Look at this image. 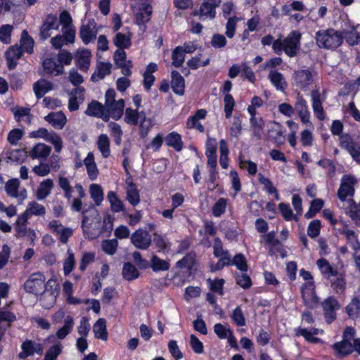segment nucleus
Wrapping results in <instances>:
<instances>
[{"label": "nucleus", "instance_id": "f257e3e1", "mask_svg": "<svg viewBox=\"0 0 360 360\" xmlns=\"http://www.w3.org/2000/svg\"><path fill=\"white\" fill-rule=\"evenodd\" d=\"M301 34L297 31L291 32L283 40L281 37L273 43V50L280 55L284 51L289 57H295L300 49Z\"/></svg>", "mask_w": 360, "mask_h": 360}, {"label": "nucleus", "instance_id": "f03ea898", "mask_svg": "<svg viewBox=\"0 0 360 360\" xmlns=\"http://www.w3.org/2000/svg\"><path fill=\"white\" fill-rule=\"evenodd\" d=\"M317 45L320 48L334 50L343 42V36L341 32L332 28L319 30L316 33Z\"/></svg>", "mask_w": 360, "mask_h": 360}, {"label": "nucleus", "instance_id": "7ed1b4c3", "mask_svg": "<svg viewBox=\"0 0 360 360\" xmlns=\"http://www.w3.org/2000/svg\"><path fill=\"white\" fill-rule=\"evenodd\" d=\"M46 277L41 272L32 274L24 283L25 290L31 294L39 296L46 288Z\"/></svg>", "mask_w": 360, "mask_h": 360}, {"label": "nucleus", "instance_id": "20e7f679", "mask_svg": "<svg viewBox=\"0 0 360 360\" xmlns=\"http://www.w3.org/2000/svg\"><path fill=\"white\" fill-rule=\"evenodd\" d=\"M221 3V0H203L199 9H195L192 15L198 16L200 20H213L216 16V8Z\"/></svg>", "mask_w": 360, "mask_h": 360}, {"label": "nucleus", "instance_id": "39448f33", "mask_svg": "<svg viewBox=\"0 0 360 360\" xmlns=\"http://www.w3.org/2000/svg\"><path fill=\"white\" fill-rule=\"evenodd\" d=\"M316 75L315 71L309 69L296 70L293 74L294 84L303 90H307L313 84Z\"/></svg>", "mask_w": 360, "mask_h": 360}, {"label": "nucleus", "instance_id": "423d86ee", "mask_svg": "<svg viewBox=\"0 0 360 360\" xmlns=\"http://www.w3.org/2000/svg\"><path fill=\"white\" fill-rule=\"evenodd\" d=\"M58 292L56 288V281L50 279L46 282V288L39 294V301L43 307H51L56 300Z\"/></svg>", "mask_w": 360, "mask_h": 360}, {"label": "nucleus", "instance_id": "0eeeda50", "mask_svg": "<svg viewBox=\"0 0 360 360\" xmlns=\"http://www.w3.org/2000/svg\"><path fill=\"white\" fill-rule=\"evenodd\" d=\"M321 306L326 321L331 323L336 319V311L340 308L339 302L335 297L329 296L322 302Z\"/></svg>", "mask_w": 360, "mask_h": 360}, {"label": "nucleus", "instance_id": "6e6552de", "mask_svg": "<svg viewBox=\"0 0 360 360\" xmlns=\"http://www.w3.org/2000/svg\"><path fill=\"white\" fill-rule=\"evenodd\" d=\"M98 30L94 19H90L86 24H82L79 29V36L85 44H88L96 38Z\"/></svg>", "mask_w": 360, "mask_h": 360}, {"label": "nucleus", "instance_id": "1a4fd4ad", "mask_svg": "<svg viewBox=\"0 0 360 360\" xmlns=\"http://www.w3.org/2000/svg\"><path fill=\"white\" fill-rule=\"evenodd\" d=\"M356 179L349 175H344L338 191V196L341 201H345L347 196H352L354 193V185Z\"/></svg>", "mask_w": 360, "mask_h": 360}, {"label": "nucleus", "instance_id": "9d476101", "mask_svg": "<svg viewBox=\"0 0 360 360\" xmlns=\"http://www.w3.org/2000/svg\"><path fill=\"white\" fill-rule=\"evenodd\" d=\"M59 22L56 15L49 14L44 20L40 27L39 35L41 39L46 40L51 35L52 30H58Z\"/></svg>", "mask_w": 360, "mask_h": 360}, {"label": "nucleus", "instance_id": "9b49d317", "mask_svg": "<svg viewBox=\"0 0 360 360\" xmlns=\"http://www.w3.org/2000/svg\"><path fill=\"white\" fill-rule=\"evenodd\" d=\"M131 242L136 248L146 250L151 244V236L146 230L138 229L131 236Z\"/></svg>", "mask_w": 360, "mask_h": 360}, {"label": "nucleus", "instance_id": "f8f14e48", "mask_svg": "<svg viewBox=\"0 0 360 360\" xmlns=\"http://www.w3.org/2000/svg\"><path fill=\"white\" fill-rule=\"evenodd\" d=\"M22 352L18 354V358L22 360L28 356H33L35 353L41 355L43 347L41 344L30 340H26L21 345Z\"/></svg>", "mask_w": 360, "mask_h": 360}, {"label": "nucleus", "instance_id": "ddd939ff", "mask_svg": "<svg viewBox=\"0 0 360 360\" xmlns=\"http://www.w3.org/2000/svg\"><path fill=\"white\" fill-rule=\"evenodd\" d=\"M302 297L306 306L314 308L319 302V298L315 294L312 282L305 283L301 289Z\"/></svg>", "mask_w": 360, "mask_h": 360}, {"label": "nucleus", "instance_id": "4468645a", "mask_svg": "<svg viewBox=\"0 0 360 360\" xmlns=\"http://www.w3.org/2000/svg\"><path fill=\"white\" fill-rule=\"evenodd\" d=\"M124 104L125 102L124 99H119L112 103L104 105L105 111H106L112 118L117 120L120 119L123 115Z\"/></svg>", "mask_w": 360, "mask_h": 360}, {"label": "nucleus", "instance_id": "2eb2a0df", "mask_svg": "<svg viewBox=\"0 0 360 360\" xmlns=\"http://www.w3.org/2000/svg\"><path fill=\"white\" fill-rule=\"evenodd\" d=\"M91 57V53L88 49H82L77 52L76 65L80 70L86 72L89 70Z\"/></svg>", "mask_w": 360, "mask_h": 360}, {"label": "nucleus", "instance_id": "dca6fc26", "mask_svg": "<svg viewBox=\"0 0 360 360\" xmlns=\"http://www.w3.org/2000/svg\"><path fill=\"white\" fill-rule=\"evenodd\" d=\"M22 55V49L18 46H11L5 53L7 65L10 70L14 69L17 65L16 60Z\"/></svg>", "mask_w": 360, "mask_h": 360}, {"label": "nucleus", "instance_id": "f3484780", "mask_svg": "<svg viewBox=\"0 0 360 360\" xmlns=\"http://www.w3.org/2000/svg\"><path fill=\"white\" fill-rule=\"evenodd\" d=\"M53 84L44 79H40L33 84V90L37 99L41 98L45 94L52 90Z\"/></svg>", "mask_w": 360, "mask_h": 360}, {"label": "nucleus", "instance_id": "a211bd4d", "mask_svg": "<svg viewBox=\"0 0 360 360\" xmlns=\"http://www.w3.org/2000/svg\"><path fill=\"white\" fill-rule=\"evenodd\" d=\"M45 120L56 129H63L67 122L64 113L61 111L51 112L44 117Z\"/></svg>", "mask_w": 360, "mask_h": 360}, {"label": "nucleus", "instance_id": "6ab92c4d", "mask_svg": "<svg viewBox=\"0 0 360 360\" xmlns=\"http://www.w3.org/2000/svg\"><path fill=\"white\" fill-rule=\"evenodd\" d=\"M171 86L173 91L178 95H183L185 89V80L177 71L172 72Z\"/></svg>", "mask_w": 360, "mask_h": 360}, {"label": "nucleus", "instance_id": "aec40b11", "mask_svg": "<svg viewBox=\"0 0 360 360\" xmlns=\"http://www.w3.org/2000/svg\"><path fill=\"white\" fill-rule=\"evenodd\" d=\"M345 312L349 318L354 321L360 319V299L358 297L352 299L345 307Z\"/></svg>", "mask_w": 360, "mask_h": 360}, {"label": "nucleus", "instance_id": "412c9836", "mask_svg": "<svg viewBox=\"0 0 360 360\" xmlns=\"http://www.w3.org/2000/svg\"><path fill=\"white\" fill-rule=\"evenodd\" d=\"M126 183L127 184V186L126 188L127 200L132 205H138L140 202V196L136 185L132 183L131 178H127L126 180Z\"/></svg>", "mask_w": 360, "mask_h": 360}, {"label": "nucleus", "instance_id": "4be33fe9", "mask_svg": "<svg viewBox=\"0 0 360 360\" xmlns=\"http://www.w3.org/2000/svg\"><path fill=\"white\" fill-rule=\"evenodd\" d=\"M111 68L112 64L110 63H98L96 70L91 77V80L96 82L103 79L106 75L110 74Z\"/></svg>", "mask_w": 360, "mask_h": 360}, {"label": "nucleus", "instance_id": "5701e85b", "mask_svg": "<svg viewBox=\"0 0 360 360\" xmlns=\"http://www.w3.org/2000/svg\"><path fill=\"white\" fill-rule=\"evenodd\" d=\"M53 187V181L52 179H47L41 181L37 191L36 198L39 200H42L49 196L51 193V191Z\"/></svg>", "mask_w": 360, "mask_h": 360}, {"label": "nucleus", "instance_id": "b1692460", "mask_svg": "<svg viewBox=\"0 0 360 360\" xmlns=\"http://www.w3.org/2000/svg\"><path fill=\"white\" fill-rule=\"evenodd\" d=\"M44 71L49 75H60L63 72V65L57 64L53 58H46L43 62Z\"/></svg>", "mask_w": 360, "mask_h": 360}, {"label": "nucleus", "instance_id": "393cba45", "mask_svg": "<svg viewBox=\"0 0 360 360\" xmlns=\"http://www.w3.org/2000/svg\"><path fill=\"white\" fill-rule=\"evenodd\" d=\"M311 96L313 101L312 108L315 115L320 120H323L325 119V113L320 100L319 90H313L311 93Z\"/></svg>", "mask_w": 360, "mask_h": 360}, {"label": "nucleus", "instance_id": "a878e982", "mask_svg": "<svg viewBox=\"0 0 360 360\" xmlns=\"http://www.w3.org/2000/svg\"><path fill=\"white\" fill-rule=\"evenodd\" d=\"M268 78L271 81V84L278 91H284L287 86V83L283 75L276 70H271L268 75Z\"/></svg>", "mask_w": 360, "mask_h": 360}, {"label": "nucleus", "instance_id": "bb28decb", "mask_svg": "<svg viewBox=\"0 0 360 360\" xmlns=\"http://www.w3.org/2000/svg\"><path fill=\"white\" fill-rule=\"evenodd\" d=\"M152 14V7L149 4H144L136 15V23L139 25L148 22Z\"/></svg>", "mask_w": 360, "mask_h": 360}, {"label": "nucleus", "instance_id": "cd10ccee", "mask_svg": "<svg viewBox=\"0 0 360 360\" xmlns=\"http://www.w3.org/2000/svg\"><path fill=\"white\" fill-rule=\"evenodd\" d=\"M341 34L350 46L356 45L360 41V34L355 27H352L349 30H344Z\"/></svg>", "mask_w": 360, "mask_h": 360}, {"label": "nucleus", "instance_id": "c85d7f7f", "mask_svg": "<svg viewBox=\"0 0 360 360\" xmlns=\"http://www.w3.org/2000/svg\"><path fill=\"white\" fill-rule=\"evenodd\" d=\"M51 151V148L44 143L37 144L30 151L32 158H46Z\"/></svg>", "mask_w": 360, "mask_h": 360}, {"label": "nucleus", "instance_id": "c756f323", "mask_svg": "<svg viewBox=\"0 0 360 360\" xmlns=\"http://www.w3.org/2000/svg\"><path fill=\"white\" fill-rule=\"evenodd\" d=\"M146 113L144 111H139L138 109L127 108L125 110L124 121L131 125H137L141 119V114Z\"/></svg>", "mask_w": 360, "mask_h": 360}, {"label": "nucleus", "instance_id": "7c9ffc66", "mask_svg": "<svg viewBox=\"0 0 360 360\" xmlns=\"http://www.w3.org/2000/svg\"><path fill=\"white\" fill-rule=\"evenodd\" d=\"M333 347L340 356H345L353 352V344L349 340L343 339L341 342L334 344Z\"/></svg>", "mask_w": 360, "mask_h": 360}, {"label": "nucleus", "instance_id": "2f4dec72", "mask_svg": "<svg viewBox=\"0 0 360 360\" xmlns=\"http://www.w3.org/2000/svg\"><path fill=\"white\" fill-rule=\"evenodd\" d=\"M93 330L96 338L107 340L106 321L104 319L101 318L94 323Z\"/></svg>", "mask_w": 360, "mask_h": 360}, {"label": "nucleus", "instance_id": "473e14b6", "mask_svg": "<svg viewBox=\"0 0 360 360\" xmlns=\"http://www.w3.org/2000/svg\"><path fill=\"white\" fill-rule=\"evenodd\" d=\"M113 44L118 48L117 49H125L130 47L131 36L121 32H118L113 38Z\"/></svg>", "mask_w": 360, "mask_h": 360}, {"label": "nucleus", "instance_id": "72a5a7b5", "mask_svg": "<svg viewBox=\"0 0 360 360\" xmlns=\"http://www.w3.org/2000/svg\"><path fill=\"white\" fill-rule=\"evenodd\" d=\"M153 271H167L170 267L169 262L159 258L157 255H153L150 259V266Z\"/></svg>", "mask_w": 360, "mask_h": 360}, {"label": "nucleus", "instance_id": "f704fd0d", "mask_svg": "<svg viewBox=\"0 0 360 360\" xmlns=\"http://www.w3.org/2000/svg\"><path fill=\"white\" fill-rule=\"evenodd\" d=\"M167 146L174 148L176 151H181L183 148V142L180 134L176 132L169 133L166 139Z\"/></svg>", "mask_w": 360, "mask_h": 360}, {"label": "nucleus", "instance_id": "c9c22d12", "mask_svg": "<svg viewBox=\"0 0 360 360\" xmlns=\"http://www.w3.org/2000/svg\"><path fill=\"white\" fill-rule=\"evenodd\" d=\"M250 126L252 129L253 136L260 139L264 127V120L261 117H253L250 120Z\"/></svg>", "mask_w": 360, "mask_h": 360}, {"label": "nucleus", "instance_id": "e433bc0d", "mask_svg": "<svg viewBox=\"0 0 360 360\" xmlns=\"http://www.w3.org/2000/svg\"><path fill=\"white\" fill-rule=\"evenodd\" d=\"M122 276L124 279L132 281L139 276V272L131 263L126 262L123 265Z\"/></svg>", "mask_w": 360, "mask_h": 360}, {"label": "nucleus", "instance_id": "4c0bfd02", "mask_svg": "<svg viewBox=\"0 0 360 360\" xmlns=\"http://www.w3.org/2000/svg\"><path fill=\"white\" fill-rule=\"evenodd\" d=\"M105 111V106L96 101H94L88 105L85 114L89 116L101 117Z\"/></svg>", "mask_w": 360, "mask_h": 360}, {"label": "nucleus", "instance_id": "58836bf2", "mask_svg": "<svg viewBox=\"0 0 360 360\" xmlns=\"http://www.w3.org/2000/svg\"><path fill=\"white\" fill-rule=\"evenodd\" d=\"M138 124H139L141 136L142 138L146 137L153 127L152 120L150 118H147L146 113H141V119Z\"/></svg>", "mask_w": 360, "mask_h": 360}, {"label": "nucleus", "instance_id": "ea45409f", "mask_svg": "<svg viewBox=\"0 0 360 360\" xmlns=\"http://www.w3.org/2000/svg\"><path fill=\"white\" fill-rule=\"evenodd\" d=\"M97 146L103 158L110 155V140L106 134H101L98 136Z\"/></svg>", "mask_w": 360, "mask_h": 360}, {"label": "nucleus", "instance_id": "a19ab883", "mask_svg": "<svg viewBox=\"0 0 360 360\" xmlns=\"http://www.w3.org/2000/svg\"><path fill=\"white\" fill-rule=\"evenodd\" d=\"M64 323V326L56 333V335L59 339L65 338L71 332L74 326L73 319L70 316L65 317Z\"/></svg>", "mask_w": 360, "mask_h": 360}, {"label": "nucleus", "instance_id": "79ce46f5", "mask_svg": "<svg viewBox=\"0 0 360 360\" xmlns=\"http://www.w3.org/2000/svg\"><path fill=\"white\" fill-rule=\"evenodd\" d=\"M107 198L110 203V207L112 212H119L123 210L124 205L122 202L119 199L116 193L113 191H110L108 193Z\"/></svg>", "mask_w": 360, "mask_h": 360}, {"label": "nucleus", "instance_id": "37998d69", "mask_svg": "<svg viewBox=\"0 0 360 360\" xmlns=\"http://www.w3.org/2000/svg\"><path fill=\"white\" fill-rule=\"evenodd\" d=\"M21 49L28 53H32L33 51L34 40L28 35L26 30H23L21 34Z\"/></svg>", "mask_w": 360, "mask_h": 360}, {"label": "nucleus", "instance_id": "c03bdc74", "mask_svg": "<svg viewBox=\"0 0 360 360\" xmlns=\"http://www.w3.org/2000/svg\"><path fill=\"white\" fill-rule=\"evenodd\" d=\"M242 129L241 119L239 117L234 116L229 129L231 137L238 139L241 134Z\"/></svg>", "mask_w": 360, "mask_h": 360}, {"label": "nucleus", "instance_id": "a18cd8bd", "mask_svg": "<svg viewBox=\"0 0 360 360\" xmlns=\"http://www.w3.org/2000/svg\"><path fill=\"white\" fill-rule=\"evenodd\" d=\"M270 136L274 140L276 143L281 144L283 142V131L281 129V125L276 122L271 123L269 129Z\"/></svg>", "mask_w": 360, "mask_h": 360}, {"label": "nucleus", "instance_id": "49530a36", "mask_svg": "<svg viewBox=\"0 0 360 360\" xmlns=\"http://www.w3.org/2000/svg\"><path fill=\"white\" fill-rule=\"evenodd\" d=\"M91 198L94 200L96 205H100L103 200V192L102 188L98 184H91L90 186Z\"/></svg>", "mask_w": 360, "mask_h": 360}, {"label": "nucleus", "instance_id": "de8ad7c7", "mask_svg": "<svg viewBox=\"0 0 360 360\" xmlns=\"http://www.w3.org/2000/svg\"><path fill=\"white\" fill-rule=\"evenodd\" d=\"M25 211L29 215L42 216L46 213L44 206L35 201L30 202Z\"/></svg>", "mask_w": 360, "mask_h": 360}, {"label": "nucleus", "instance_id": "09e8293b", "mask_svg": "<svg viewBox=\"0 0 360 360\" xmlns=\"http://www.w3.org/2000/svg\"><path fill=\"white\" fill-rule=\"evenodd\" d=\"M317 266L322 272V274L328 276H338L337 270L334 269L325 259H319L317 262Z\"/></svg>", "mask_w": 360, "mask_h": 360}, {"label": "nucleus", "instance_id": "8fccbe9b", "mask_svg": "<svg viewBox=\"0 0 360 360\" xmlns=\"http://www.w3.org/2000/svg\"><path fill=\"white\" fill-rule=\"evenodd\" d=\"M172 64L176 68L181 66L185 60V54L184 53L182 46H177L174 49L172 52Z\"/></svg>", "mask_w": 360, "mask_h": 360}, {"label": "nucleus", "instance_id": "3c124183", "mask_svg": "<svg viewBox=\"0 0 360 360\" xmlns=\"http://www.w3.org/2000/svg\"><path fill=\"white\" fill-rule=\"evenodd\" d=\"M111 135L115 139V144L119 146L122 141V136L123 134L121 127L116 122H111L108 124Z\"/></svg>", "mask_w": 360, "mask_h": 360}, {"label": "nucleus", "instance_id": "603ef678", "mask_svg": "<svg viewBox=\"0 0 360 360\" xmlns=\"http://www.w3.org/2000/svg\"><path fill=\"white\" fill-rule=\"evenodd\" d=\"M331 287L335 293L339 295L344 293L346 289V281L342 275L331 281Z\"/></svg>", "mask_w": 360, "mask_h": 360}, {"label": "nucleus", "instance_id": "864d4df0", "mask_svg": "<svg viewBox=\"0 0 360 360\" xmlns=\"http://www.w3.org/2000/svg\"><path fill=\"white\" fill-rule=\"evenodd\" d=\"M195 262V255L193 253L187 254L183 259L176 262V267L191 269Z\"/></svg>", "mask_w": 360, "mask_h": 360}, {"label": "nucleus", "instance_id": "5fc2aeb1", "mask_svg": "<svg viewBox=\"0 0 360 360\" xmlns=\"http://www.w3.org/2000/svg\"><path fill=\"white\" fill-rule=\"evenodd\" d=\"M25 131L21 129H13L11 130L7 136V141L13 146H17L22 139Z\"/></svg>", "mask_w": 360, "mask_h": 360}, {"label": "nucleus", "instance_id": "6e6d98bb", "mask_svg": "<svg viewBox=\"0 0 360 360\" xmlns=\"http://www.w3.org/2000/svg\"><path fill=\"white\" fill-rule=\"evenodd\" d=\"M343 233L347 240V243L354 251L360 250V243L357 240L355 232L352 230L347 229L344 231Z\"/></svg>", "mask_w": 360, "mask_h": 360}, {"label": "nucleus", "instance_id": "4d7b16f0", "mask_svg": "<svg viewBox=\"0 0 360 360\" xmlns=\"http://www.w3.org/2000/svg\"><path fill=\"white\" fill-rule=\"evenodd\" d=\"M68 257L63 263V271L65 276L68 275L74 269L75 266V259L72 251L70 249L68 250Z\"/></svg>", "mask_w": 360, "mask_h": 360}, {"label": "nucleus", "instance_id": "13d9d810", "mask_svg": "<svg viewBox=\"0 0 360 360\" xmlns=\"http://www.w3.org/2000/svg\"><path fill=\"white\" fill-rule=\"evenodd\" d=\"M321 227V224L320 220H312L308 226L307 235L311 238H316L320 234Z\"/></svg>", "mask_w": 360, "mask_h": 360}, {"label": "nucleus", "instance_id": "bf43d9fd", "mask_svg": "<svg viewBox=\"0 0 360 360\" xmlns=\"http://www.w3.org/2000/svg\"><path fill=\"white\" fill-rule=\"evenodd\" d=\"M118 243L116 239L105 240L102 243L103 250L110 255L115 253L117 248Z\"/></svg>", "mask_w": 360, "mask_h": 360}, {"label": "nucleus", "instance_id": "052dcab7", "mask_svg": "<svg viewBox=\"0 0 360 360\" xmlns=\"http://www.w3.org/2000/svg\"><path fill=\"white\" fill-rule=\"evenodd\" d=\"M227 205L226 199L221 198L214 205L212 208V214L216 217H219L225 212Z\"/></svg>", "mask_w": 360, "mask_h": 360}, {"label": "nucleus", "instance_id": "680f3d73", "mask_svg": "<svg viewBox=\"0 0 360 360\" xmlns=\"http://www.w3.org/2000/svg\"><path fill=\"white\" fill-rule=\"evenodd\" d=\"M233 322L238 326H244L246 324L245 319L240 307H237L231 316Z\"/></svg>", "mask_w": 360, "mask_h": 360}, {"label": "nucleus", "instance_id": "e2e57ef3", "mask_svg": "<svg viewBox=\"0 0 360 360\" xmlns=\"http://www.w3.org/2000/svg\"><path fill=\"white\" fill-rule=\"evenodd\" d=\"M231 264L236 265L238 269L243 272L248 271V264L245 257L242 254L236 255L231 260Z\"/></svg>", "mask_w": 360, "mask_h": 360}, {"label": "nucleus", "instance_id": "0e129e2a", "mask_svg": "<svg viewBox=\"0 0 360 360\" xmlns=\"http://www.w3.org/2000/svg\"><path fill=\"white\" fill-rule=\"evenodd\" d=\"M13 27L11 25H4L0 27V41L4 44L11 43V35Z\"/></svg>", "mask_w": 360, "mask_h": 360}, {"label": "nucleus", "instance_id": "69168bd1", "mask_svg": "<svg viewBox=\"0 0 360 360\" xmlns=\"http://www.w3.org/2000/svg\"><path fill=\"white\" fill-rule=\"evenodd\" d=\"M19 186L20 182L16 179H13L7 181L5 186L7 194L13 198H15L18 191Z\"/></svg>", "mask_w": 360, "mask_h": 360}, {"label": "nucleus", "instance_id": "338daca9", "mask_svg": "<svg viewBox=\"0 0 360 360\" xmlns=\"http://www.w3.org/2000/svg\"><path fill=\"white\" fill-rule=\"evenodd\" d=\"M238 18L236 16L229 18L226 25V35L231 39L233 37L236 32V25L238 21Z\"/></svg>", "mask_w": 360, "mask_h": 360}, {"label": "nucleus", "instance_id": "774afa93", "mask_svg": "<svg viewBox=\"0 0 360 360\" xmlns=\"http://www.w3.org/2000/svg\"><path fill=\"white\" fill-rule=\"evenodd\" d=\"M62 347L60 345H55L50 347L46 352L44 360H56L58 355L61 353Z\"/></svg>", "mask_w": 360, "mask_h": 360}]
</instances>
